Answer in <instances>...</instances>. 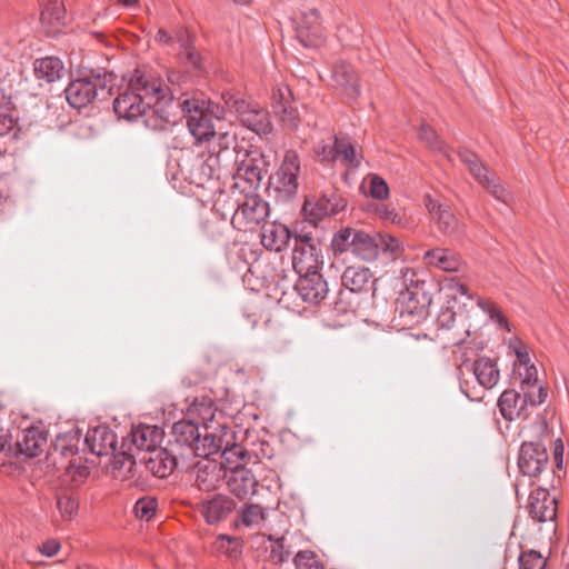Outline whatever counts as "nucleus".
I'll return each mask as SVG.
<instances>
[{
    "label": "nucleus",
    "mask_w": 569,
    "mask_h": 569,
    "mask_svg": "<svg viewBox=\"0 0 569 569\" xmlns=\"http://www.w3.org/2000/svg\"><path fill=\"white\" fill-rule=\"evenodd\" d=\"M327 203L328 201L322 196L317 199H306L302 212L310 222L317 223L322 218L330 216Z\"/></svg>",
    "instance_id": "obj_41"
},
{
    "label": "nucleus",
    "mask_w": 569,
    "mask_h": 569,
    "mask_svg": "<svg viewBox=\"0 0 569 569\" xmlns=\"http://www.w3.org/2000/svg\"><path fill=\"white\" fill-rule=\"evenodd\" d=\"M218 137L217 139V146H218V150L214 149V156H219V158L221 157V153L222 152H226V151H229L230 149H232L236 153L237 151H239L240 149H237V137H236V133H231V132H228V131H220V129H217V134Z\"/></svg>",
    "instance_id": "obj_49"
},
{
    "label": "nucleus",
    "mask_w": 569,
    "mask_h": 569,
    "mask_svg": "<svg viewBox=\"0 0 569 569\" xmlns=\"http://www.w3.org/2000/svg\"><path fill=\"white\" fill-rule=\"evenodd\" d=\"M522 392L526 395L527 402L531 407L541 405L546 400L547 395H548L547 390L542 386L538 387V390L536 393L531 389H527Z\"/></svg>",
    "instance_id": "obj_59"
},
{
    "label": "nucleus",
    "mask_w": 569,
    "mask_h": 569,
    "mask_svg": "<svg viewBox=\"0 0 569 569\" xmlns=\"http://www.w3.org/2000/svg\"><path fill=\"white\" fill-rule=\"evenodd\" d=\"M46 443L47 438L39 428H28L22 430L17 437V452L29 458L37 457L42 452Z\"/></svg>",
    "instance_id": "obj_27"
},
{
    "label": "nucleus",
    "mask_w": 569,
    "mask_h": 569,
    "mask_svg": "<svg viewBox=\"0 0 569 569\" xmlns=\"http://www.w3.org/2000/svg\"><path fill=\"white\" fill-rule=\"evenodd\" d=\"M13 109L11 92L0 87V136H6L13 130L16 126Z\"/></svg>",
    "instance_id": "obj_34"
},
{
    "label": "nucleus",
    "mask_w": 569,
    "mask_h": 569,
    "mask_svg": "<svg viewBox=\"0 0 569 569\" xmlns=\"http://www.w3.org/2000/svg\"><path fill=\"white\" fill-rule=\"evenodd\" d=\"M236 173L237 181H243L248 184L249 189H258L264 172L263 156L259 150H250L241 148L237 151L236 156ZM239 184V182H237Z\"/></svg>",
    "instance_id": "obj_9"
},
{
    "label": "nucleus",
    "mask_w": 569,
    "mask_h": 569,
    "mask_svg": "<svg viewBox=\"0 0 569 569\" xmlns=\"http://www.w3.org/2000/svg\"><path fill=\"white\" fill-rule=\"evenodd\" d=\"M522 392L526 395L527 402L531 407L541 405L546 400L547 395H548L547 390L542 386L538 387V390L536 393L531 389H527Z\"/></svg>",
    "instance_id": "obj_58"
},
{
    "label": "nucleus",
    "mask_w": 569,
    "mask_h": 569,
    "mask_svg": "<svg viewBox=\"0 0 569 569\" xmlns=\"http://www.w3.org/2000/svg\"><path fill=\"white\" fill-rule=\"evenodd\" d=\"M295 290L309 305H319L328 295V283L319 271L298 273Z\"/></svg>",
    "instance_id": "obj_14"
},
{
    "label": "nucleus",
    "mask_w": 569,
    "mask_h": 569,
    "mask_svg": "<svg viewBox=\"0 0 569 569\" xmlns=\"http://www.w3.org/2000/svg\"><path fill=\"white\" fill-rule=\"evenodd\" d=\"M418 136L419 139L431 149L439 151L443 149V142L439 139L433 129L428 124H421Z\"/></svg>",
    "instance_id": "obj_52"
},
{
    "label": "nucleus",
    "mask_w": 569,
    "mask_h": 569,
    "mask_svg": "<svg viewBox=\"0 0 569 569\" xmlns=\"http://www.w3.org/2000/svg\"><path fill=\"white\" fill-rule=\"evenodd\" d=\"M213 152L214 148L206 158L198 160L196 169L198 171L199 183H203L214 177H219L220 158L219 156H214Z\"/></svg>",
    "instance_id": "obj_38"
},
{
    "label": "nucleus",
    "mask_w": 569,
    "mask_h": 569,
    "mask_svg": "<svg viewBox=\"0 0 569 569\" xmlns=\"http://www.w3.org/2000/svg\"><path fill=\"white\" fill-rule=\"evenodd\" d=\"M457 321H459L462 329V331L453 338L456 340L455 343L458 345L470 335V328L465 323V316L457 315L452 309L447 308L442 310L437 318L438 326L445 329H453Z\"/></svg>",
    "instance_id": "obj_36"
},
{
    "label": "nucleus",
    "mask_w": 569,
    "mask_h": 569,
    "mask_svg": "<svg viewBox=\"0 0 569 569\" xmlns=\"http://www.w3.org/2000/svg\"><path fill=\"white\" fill-rule=\"evenodd\" d=\"M89 473V467L82 463L81 458H74L66 468L62 481L71 487H78L88 478Z\"/></svg>",
    "instance_id": "obj_39"
},
{
    "label": "nucleus",
    "mask_w": 569,
    "mask_h": 569,
    "mask_svg": "<svg viewBox=\"0 0 569 569\" xmlns=\"http://www.w3.org/2000/svg\"><path fill=\"white\" fill-rule=\"evenodd\" d=\"M401 273L406 289L399 293L396 312L405 326H413L427 317L432 297L426 289V281L419 279L415 270L406 268Z\"/></svg>",
    "instance_id": "obj_4"
},
{
    "label": "nucleus",
    "mask_w": 569,
    "mask_h": 569,
    "mask_svg": "<svg viewBox=\"0 0 569 569\" xmlns=\"http://www.w3.org/2000/svg\"><path fill=\"white\" fill-rule=\"evenodd\" d=\"M378 211H379L380 216L383 219L390 220L393 223H400L401 222L400 214L397 213L395 210H390L387 207L381 206V208H379Z\"/></svg>",
    "instance_id": "obj_63"
},
{
    "label": "nucleus",
    "mask_w": 569,
    "mask_h": 569,
    "mask_svg": "<svg viewBox=\"0 0 569 569\" xmlns=\"http://www.w3.org/2000/svg\"><path fill=\"white\" fill-rule=\"evenodd\" d=\"M337 139L321 140L315 146V154L321 162H332L337 160Z\"/></svg>",
    "instance_id": "obj_45"
},
{
    "label": "nucleus",
    "mask_w": 569,
    "mask_h": 569,
    "mask_svg": "<svg viewBox=\"0 0 569 569\" xmlns=\"http://www.w3.org/2000/svg\"><path fill=\"white\" fill-rule=\"evenodd\" d=\"M530 517L538 522L552 521L557 516V501L545 489H537L529 496Z\"/></svg>",
    "instance_id": "obj_21"
},
{
    "label": "nucleus",
    "mask_w": 569,
    "mask_h": 569,
    "mask_svg": "<svg viewBox=\"0 0 569 569\" xmlns=\"http://www.w3.org/2000/svg\"><path fill=\"white\" fill-rule=\"evenodd\" d=\"M229 441L223 443V439L221 435H217L214 432L209 431V427L204 426V433H200L199 443L196 446L194 455L198 457H209L211 455L218 453L222 450V457H226L229 460V456L237 455L239 457L243 456V451L240 448L228 449Z\"/></svg>",
    "instance_id": "obj_22"
},
{
    "label": "nucleus",
    "mask_w": 569,
    "mask_h": 569,
    "mask_svg": "<svg viewBox=\"0 0 569 569\" xmlns=\"http://www.w3.org/2000/svg\"><path fill=\"white\" fill-rule=\"evenodd\" d=\"M140 462L154 477L167 478L177 467V458L164 448H158L138 458Z\"/></svg>",
    "instance_id": "obj_20"
},
{
    "label": "nucleus",
    "mask_w": 569,
    "mask_h": 569,
    "mask_svg": "<svg viewBox=\"0 0 569 569\" xmlns=\"http://www.w3.org/2000/svg\"><path fill=\"white\" fill-rule=\"evenodd\" d=\"M299 42L306 48H318L325 41V31L316 9L302 11L296 28Z\"/></svg>",
    "instance_id": "obj_15"
},
{
    "label": "nucleus",
    "mask_w": 569,
    "mask_h": 569,
    "mask_svg": "<svg viewBox=\"0 0 569 569\" xmlns=\"http://www.w3.org/2000/svg\"><path fill=\"white\" fill-rule=\"evenodd\" d=\"M66 9L62 0H47L41 10L42 24L58 28L64 24Z\"/></svg>",
    "instance_id": "obj_35"
},
{
    "label": "nucleus",
    "mask_w": 569,
    "mask_h": 569,
    "mask_svg": "<svg viewBox=\"0 0 569 569\" xmlns=\"http://www.w3.org/2000/svg\"><path fill=\"white\" fill-rule=\"evenodd\" d=\"M335 82L343 88V93L355 99L359 96L358 78L352 66L348 63L336 64L332 70Z\"/></svg>",
    "instance_id": "obj_31"
},
{
    "label": "nucleus",
    "mask_w": 569,
    "mask_h": 569,
    "mask_svg": "<svg viewBox=\"0 0 569 569\" xmlns=\"http://www.w3.org/2000/svg\"><path fill=\"white\" fill-rule=\"evenodd\" d=\"M114 76L108 71H90L89 74L71 81L66 88V99L76 109L96 100H106L112 93Z\"/></svg>",
    "instance_id": "obj_5"
},
{
    "label": "nucleus",
    "mask_w": 569,
    "mask_h": 569,
    "mask_svg": "<svg viewBox=\"0 0 569 569\" xmlns=\"http://www.w3.org/2000/svg\"><path fill=\"white\" fill-rule=\"evenodd\" d=\"M485 188H487V190L498 200H501L502 202H507V198H506V190L503 187L495 183V181L492 179H490V187L488 186H483Z\"/></svg>",
    "instance_id": "obj_62"
},
{
    "label": "nucleus",
    "mask_w": 569,
    "mask_h": 569,
    "mask_svg": "<svg viewBox=\"0 0 569 569\" xmlns=\"http://www.w3.org/2000/svg\"><path fill=\"white\" fill-rule=\"evenodd\" d=\"M171 429L174 441L189 448L194 453L201 433L198 425L191 420H180L174 422Z\"/></svg>",
    "instance_id": "obj_30"
},
{
    "label": "nucleus",
    "mask_w": 569,
    "mask_h": 569,
    "mask_svg": "<svg viewBox=\"0 0 569 569\" xmlns=\"http://www.w3.org/2000/svg\"><path fill=\"white\" fill-rule=\"evenodd\" d=\"M423 203L441 233L457 239L465 234L466 224L456 217L449 206L440 203L430 194L425 196Z\"/></svg>",
    "instance_id": "obj_10"
},
{
    "label": "nucleus",
    "mask_w": 569,
    "mask_h": 569,
    "mask_svg": "<svg viewBox=\"0 0 569 569\" xmlns=\"http://www.w3.org/2000/svg\"><path fill=\"white\" fill-rule=\"evenodd\" d=\"M178 107L196 143L209 142L217 134L216 122L224 117V107L201 97L183 96Z\"/></svg>",
    "instance_id": "obj_2"
},
{
    "label": "nucleus",
    "mask_w": 569,
    "mask_h": 569,
    "mask_svg": "<svg viewBox=\"0 0 569 569\" xmlns=\"http://www.w3.org/2000/svg\"><path fill=\"white\" fill-rule=\"evenodd\" d=\"M190 413L198 415L202 422L207 425L208 421H213L216 408L211 399H196L190 408Z\"/></svg>",
    "instance_id": "obj_46"
},
{
    "label": "nucleus",
    "mask_w": 569,
    "mask_h": 569,
    "mask_svg": "<svg viewBox=\"0 0 569 569\" xmlns=\"http://www.w3.org/2000/svg\"><path fill=\"white\" fill-rule=\"evenodd\" d=\"M478 306L483 311L488 312L490 315L491 319L496 320L499 325H507L506 318L493 305L479 299Z\"/></svg>",
    "instance_id": "obj_60"
},
{
    "label": "nucleus",
    "mask_w": 569,
    "mask_h": 569,
    "mask_svg": "<svg viewBox=\"0 0 569 569\" xmlns=\"http://www.w3.org/2000/svg\"><path fill=\"white\" fill-rule=\"evenodd\" d=\"M33 73L38 80L52 83L64 74L63 62L57 57H44L33 62Z\"/></svg>",
    "instance_id": "obj_28"
},
{
    "label": "nucleus",
    "mask_w": 569,
    "mask_h": 569,
    "mask_svg": "<svg viewBox=\"0 0 569 569\" xmlns=\"http://www.w3.org/2000/svg\"><path fill=\"white\" fill-rule=\"evenodd\" d=\"M426 264L438 268L446 272H458L462 260L455 251L448 248H433L425 252Z\"/></svg>",
    "instance_id": "obj_26"
},
{
    "label": "nucleus",
    "mask_w": 569,
    "mask_h": 569,
    "mask_svg": "<svg viewBox=\"0 0 569 569\" xmlns=\"http://www.w3.org/2000/svg\"><path fill=\"white\" fill-rule=\"evenodd\" d=\"M549 461L546 447L539 441H525L520 447L518 466L529 477L539 476Z\"/></svg>",
    "instance_id": "obj_12"
},
{
    "label": "nucleus",
    "mask_w": 569,
    "mask_h": 569,
    "mask_svg": "<svg viewBox=\"0 0 569 569\" xmlns=\"http://www.w3.org/2000/svg\"><path fill=\"white\" fill-rule=\"evenodd\" d=\"M337 159L349 168H358L360 160L355 147L345 138L337 139Z\"/></svg>",
    "instance_id": "obj_44"
},
{
    "label": "nucleus",
    "mask_w": 569,
    "mask_h": 569,
    "mask_svg": "<svg viewBox=\"0 0 569 569\" xmlns=\"http://www.w3.org/2000/svg\"><path fill=\"white\" fill-rule=\"evenodd\" d=\"M377 242V244H379V252H388L392 258H397L400 254V243L397 238L379 233V240Z\"/></svg>",
    "instance_id": "obj_56"
},
{
    "label": "nucleus",
    "mask_w": 569,
    "mask_h": 569,
    "mask_svg": "<svg viewBox=\"0 0 569 569\" xmlns=\"http://www.w3.org/2000/svg\"><path fill=\"white\" fill-rule=\"evenodd\" d=\"M171 100L169 87L160 78L136 70L114 99L113 110L120 119H141L147 129L159 131L171 122L166 109Z\"/></svg>",
    "instance_id": "obj_1"
},
{
    "label": "nucleus",
    "mask_w": 569,
    "mask_h": 569,
    "mask_svg": "<svg viewBox=\"0 0 569 569\" xmlns=\"http://www.w3.org/2000/svg\"><path fill=\"white\" fill-rule=\"evenodd\" d=\"M57 508L63 519L70 520L78 512V498L69 490H61L57 493Z\"/></svg>",
    "instance_id": "obj_42"
},
{
    "label": "nucleus",
    "mask_w": 569,
    "mask_h": 569,
    "mask_svg": "<svg viewBox=\"0 0 569 569\" xmlns=\"http://www.w3.org/2000/svg\"><path fill=\"white\" fill-rule=\"evenodd\" d=\"M297 569H323V563L319 560L316 552L311 550L298 551L295 556Z\"/></svg>",
    "instance_id": "obj_47"
},
{
    "label": "nucleus",
    "mask_w": 569,
    "mask_h": 569,
    "mask_svg": "<svg viewBox=\"0 0 569 569\" xmlns=\"http://www.w3.org/2000/svg\"><path fill=\"white\" fill-rule=\"evenodd\" d=\"M226 479L229 491L239 499L251 497L257 491L258 480L252 471L243 466L230 468Z\"/></svg>",
    "instance_id": "obj_18"
},
{
    "label": "nucleus",
    "mask_w": 569,
    "mask_h": 569,
    "mask_svg": "<svg viewBox=\"0 0 569 569\" xmlns=\"http://www.w3.org/2000/svg\"><path fill=\"white\" fill-rule=\"evenodd\" d=\"M519 376L521 377V390L532 389L538 382V371L533 365H528L518 368Z\"/></svg>",
    "instance_id": "obj_55"
},
{
    "label": "nucleus",
    "mask_w": 569,
    "mask_h": 569,
    "mask_svg": "<svg viewBox=\"0 0 569 569\" xmlns=\"http://www.w3.org/2000/svg\"><path fill=\"white\" fill-rule=\"evenodd\" d=\"M498 407L501 416L509 421L515 419H526L528 417V402L526 395L521 396L513 389L505 390L499 399Z\"/></svg>",
    "instance_id": "obj_24"
},
{
    "label": "nucleus",
    "mask_w": 569,
    "mask_h": 569,
    "mask_svg": "<svg viewBox=\"0 0 569 569\" xmlns=\"http://www.w3.org/2000/svg\"><path fill=\"white\" fill-rule=\"evenodd\" d=\"M292 242V267L296 272L319 271L322 260L318 239L302 233L296 234Z\"/></svg>",
    "instance_id": "obj_8"
},
{
    "label": "nucleus",
    "mask_w": 569,
    "mask_h": 569,
    "mask_svg": "<svg viewBox=\"0 0 569 569\" xmlns=\"http://www.w3.org/2000/svg\"><path fill=\"white\" fill-rule=\"evenodd\" d=\"M368 192L372 198L382 200L388 197L389 188H388V184L386 183V181L381 177H379L377 174H372L369 178V191Z\"/></svg>",
    "instance_id": "obj_53"
},
{
    "label": "nucleus",
    "mask_w": 569,
    "mask_h": 569,
    "mask_svg": "<svg viewBox=\"0 0 569 569\" xmlns=\"http://www.w3.org/2000/svg\"><path fill=\"white\" fill-rule=\"evenodd\" d=\"M322 198L328 201V211L330 216H335L342 211L347 206V200L336 190H329L322 194Z\"/></svg>",
    "instance_id": "obj_54"
},
{
    "label": "nucleus",
    "mask_w": 569,
    "mask_h": 569,
    "mask_svg": "<svg viewBox=\"0 0 569 569\" xmlns=\"http://www.w3.org/2000/svg\"><path fill=\"white\" fill-rule=\"evenodd\" d=\"M515 351H516V356H517V359L519 362L518 368L528 366L530 362V357H529V353L527 352V350L523 347H518L515 349Z\"/></svg>",
    "instance_id": "obj_64"
},
{
    "label": "nucleus",
    "mask_w": 569,
    "mask_h": 569,
    "mask_svg": "<svg viewBox=\"0 0 569 569\" xmlns=\"http://www.w3.org/2000/svg\"><path fill=\"white\" fill-rule=\"evenodd\" d=\"M214 548L229 559L236 560L242 552V542L237 537L220 535L214 540Z\"/></svg>",
    "instance_id": "obj_40"
},
{
    "label": "nucleus",
    "mask_w": 569,
    "mask_h": 569,
    "mask_svg": "<svg viewBox=\"0 0 569 569\" xmlns=\"http://www.w3.org/2000/svg\"><path fill=\"white\" fill-rule=\"evenodd\" d=\"M227 471L221 463L213 460H202L196 465L194 485L201 491H211L218 487Z\"/></svg>",
    "instance_id": "obj_23"
},
{
    "label": "nucleus",
    "mask_w": 569,
    "mask_h": 569,
    "mask_svg": "<svg viewBox=\"0 0 569 569\" xmlns=\"http://www.w3.org/2000/svg\"><path fill=\"white\" fill-rule=\"evenodd\" d=\"M178 41L181 46V56L183 57L184 61L189 63L192 68L200 70L202 68L201 66V57L199 52L191 47L189 43V39L184 37H179Z\"/></svg>",
    "instance_id": "obj_50"
},
{
    "label": "nucleus",
    "mask_w": 569,
    "mask_h": 569,
    "mask_svg": "<svg viewBox=\"0 0 569 569\" xmlns=\"http://www.w3.org/2000/svg\"><path fill=\"white\" fill-rule=\"evenodd\" d=\"M546 558L536 550L522 551L519 557V569H543Z\"/></svg>",
    "instance_id": "obj_48"
},
{
    "label": "nucleus",
    "mask_w": 569,
    "mask_h": 569,
    "mask_svg": "<svg viewBox=\"0 0 569 569\" xmlns=\"http://www.w3.org/2000/svg\"><path fill=\"white\" fill-rule=\"evenodd\" d=\"M157 501L153 498H141L133 507V511L137 518L141 520H150L156 513Z\"/></svg>",
    "instance_id": "obj_51"
},
{
    "label": "nucleus",
    "mask_w": 569,
    "mask_h": 569,
    "mask_svg": "<svg viewBox=\"0 0 569 569\" xmlns=\"http://www.w3.org/2000/svg\"><path fill=\"white\" fill-rule=\"evenodd\" d=\"M272 108L281 123L293 130L298 127L299 114L293 106L292 92L288 86H279L272 93Z\"/></svg>",
    "instance_id": "obj_17"
},
{
    "label": "nucleus",
    "mask_w": 569,
    "mask_h": 569,
    "mask_svg": "<svg viewBox=\"0 0 569 569\" xmlns=\"http://www.w3.org/2000/svg\"><path fill=\"white\" fill-rule=\"evenodd\" d=\"M266 521L264 509L257 503H244L236 517L234 526L260 529Z\"/></svg>",
    "instance_id": "obj_33"
},
{
    "label": "nucleus",
    "mask_w": 569,
    "mask_h": 569,
    "mask_svg": "<svg viewBox=\"0 0 569 569\" xmlns=\"http://www.w3.org/2000/svg\"><path fill=\"white\" fill-rule=\"evenodd\" d=\"M371 277L372 274L369 268L363 266H349L341 276V283L350 292H360L367 290Z\"/></svg>",
    "instance_id": "obj_29"
},
{
    "label": "nucleus",
    "mask_w": 569,
    "mask_h": 569,
    "mask_svg": "<svg viewBox=\"0 0 569 569\" xmlns=\"http://www.w3.org/2000/svg\"><path fill=\"white\" fill-rule=\"evenodd\" d=\"M269 540L272 541L269 555L270 561H272L276 565L288 561L292 556L293 550L287 536H282L274 540L271 537H269Z\"/></svg>",
    "instance_id": "obj_43"
},
{
    "label": "nucleus",
    "mask_w": 569,
    "mask_h": 569,
    "mask_svg": "<svg viewBox=\"0 0 569 569\" xmlns=\"http://www.w3.org/2000/svg\"><path fill=\"white\" fill-rule=\"evenodd\" d=\"M269 214V204L258 196H250L238 204L231 218L232 226L238 230H247L250 224H259Z\"/></svg>",
    "instance_id": "obj_11"
},
{
    "label": "nucleus",
    "mask_w": 569,
    "mask_h": 569,
    "mask_svg": "<svg viewBox=\"0 0 569 569\" xmlns=\"http://www.w3.org/2000/svg\"><path fill=\"white\" fill-rule=\"evenodd\" d=\"M378 240L379 233L345 227L333 234L331 248L336 258L350 252L355 257L370 262L379 256Z\"/></svg>",
    "instance_id": "obj_6"
},
{
    "label": "nucleus",
    "mask_w": 569,
    "mask_h": 569,
    "mask_svg": "<svg viewBox=\"0 0 569 569\" xmlns=\"http://www.w3.org/2000/svg\"><path fill=\"white\" fill-rule=\"evenodd\" d=\"M164 432L162 428L151 425L133 427L127 438L123 439L120 451L114 456L112 466L116 470L133 475L140 453H149L160 448Z\"/></svg>",
    "instance_id": "obj_3"
},
{
    "label": "nucleus",
    "mask_w": 569,
    "mask_h": 569,
    "mask_svg": "<svg viewBox=\"0 0 569 569\" xmlns=\"http://www.w3.org/2000/svg\"><path fill=\"white\" fill-rule=\"evenodd\" d=\"M446 287L453 293V295H461L466 296L469 300L473 298L472 293L470 292L469 288L457 280L456 278H448L446 280Z\"/></svg>",
    "instance_id": "obj_57"
},
{
    "label": "nucleus",
    "mask_w": 569,
    "mask_h": 569,
    "mask_svg": "<svg viewBox=\"0 0 569 569\" xmlns=\"http://www.w3.org/2000/svg\"><path fill=\"white\" fill-rule=\"evenodd\" d=\"M84 443L97 456L112 455L114 457L119 452L117 451V436L107 426H97L88 430Z\"/></svg>",
    "instance_id": "obj_19"
},
{
    "label": "nucleus",
    "mask_w": 569,
    "mask_h": 569,
    "mask_svg": "<svg viewBox=\"0 0 569 569\" xmlns=\"http://www.w3.org/2000/svg\"><path fill=\"white\" fill-rule=\"evenodd\" d=\"M291 240V232L284 224L267 222L261 228V243L268 250L280 252Z\"/></svg>",
    "instance_id": "obj_25"
},
{
    "label": "nucleus",
    "mask_w": 569,
    "mask_h": 569,
    "mask_svg": "<svg viewBox=\"0 0 569 569\" xmlns=\"http://www.w3.org/2000/svg\"><path fill=\"white\" fill-rule=\"evenodd\" d=\"M460 160L468 167L470 173L477 179L482 186L490 187V178L488 177V169L479 161L478 157L469 151H459Z\"/></svg>",
    "instance_id": "obj_37"
},
{
    "label": "nucleus",
    "mask_w": 569,
    "mask_h": 569,
    "mask_svg": "<svg viewBox=\"0 0 569 569\" xmlns=\"http://www.w3.org/2000/svg\"><path fill=\"white\" fill-rule=\"evenodd\" d=\"M472 372L480 386L487 389L493 388L499 381V369L490 358L477 359L471 366Z\"/></svg>",
    "instance_id": "obj_32"
},
{
    "label": "nucleus",
    "mask_w": 569,
    "mask_h": 569,
    "mask_svg": "<svg viewBox=\"0 0 569 569\" xmlns=\"http://www.w3.org/2000/svg\"><path fill=\"white\" fill-rule=\"evenodd\" d=\"M60 549V545L57 540H48L46 542H43L40 547H39V550L42 555L47 556V557H52L54 556L58 550Z\"/></svg>",
    "instance_id": "obj_61"
},
{
    "label": "nucleus",
    "mask_w": 569,
    "mask_h": 569,
    "mask_svg": "<svg viewBox=\"0 0 569 569\" xmlns=\"http://www.w3.org/2000/svg\"><path fill=\"white\" fill-rule=\"evenodd\" d=\"M300 173V159L296 151L288 150L284 154L283 161L276 173L274 187L284 197L290 198L296 194Z\"/></svg>",
    "instance_id": "obj_13"
},
{
    "label": "nucleus",
    "mask_w": 569,
    "mask_h": 569,
    "mask_svg": "<svg viewBox=\"0 0 569 569\" xmlns=\"http://www.w3.org/2000/svg\"><path fill=\"white\" fill-rule=\"evenodd\" d=\"M226 108L237 114L239 121L259 136L272 131L269 112L258 104H252L233 94L223 96Z\"/></svg>",
    "instance_id": "obj_7"
},
{
    "label": "nucleus",
    "mask_w": 569,
    "mask_h": 569,
    "mask_svg": "<svg viewBox=\"0 0 569 569\" xmlns=\"http://www.w3.org/2000/svg\"><path fill=\"white\" fill-rule=\"evenodd\" d=\"M236 501L221 493H217L199 503V511L209 525L224 521L234 510Z\"/></svg>",
    "instance_id": "obj_16"
}]
</instances>
